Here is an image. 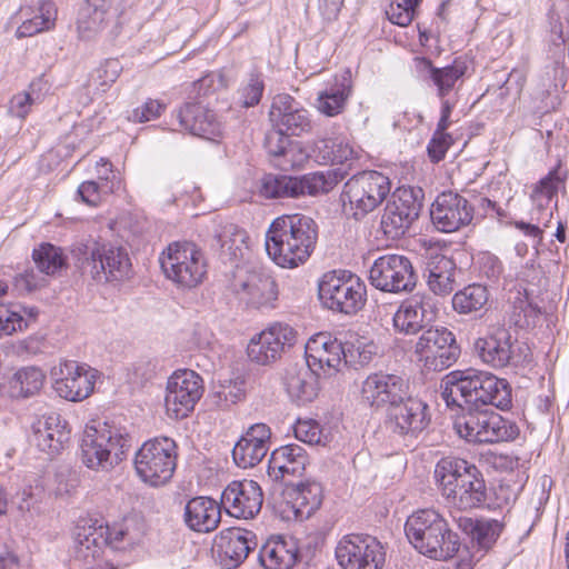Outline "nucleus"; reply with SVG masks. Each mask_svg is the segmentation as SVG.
Instances as JSON below:
<instances>
[{
	"label": "nucleus",
	"instance_id": "1",
	"mask_svg": "<svg viewBox=\"0 0 569 569\" xmlns=\"http://www.w3.org/2000/svg\"><path fill=\"white\" fill-rule=\"evenodd\" d=\"M318 227L308 216L295 213L276 218L266 232V251L279 267L297 268L311 256Z\"/></svg>",
	"mask_w": 569,
	"mask_h": 569
},
{
	"label": "nucleus",
	"instance_id": "2",
	"mask_svg": "<svg viewBox=\"0 0 569 569\" xmlns=\"http://www.w3.org/2000/svg\"><path fill=\"white\" fill-rule=\"evenodd\" d=\"M433 476L448 507L466 511L485 505L486 482L473 463L458 457H443L437 462Z\"/></svg>",
	"mask_w": 569,
	"mask_h": 569
},
{
	"label": "nucleus",
	"instance_id": "3",
	"mask_svg": "<svg viewBox=\"0 0 569 569\" xmlns=\"http://www.w3.org/2000/svg\"><path fill=\"white\" fill-rule=\"evenodd\" d=\"M405 532L417 551L433 560L451 559L460 548L458 535L433 509H421L409 516L405 523Z\"/></svg>",
	"mask_w": 569,
	"mask_h": 569
},
{
	"label": "nucleus",
	"instance_id": "4",
	"mask_svg": "<svg viewBox=\"0 0 569 569\" xmlns=\"http://www.w3.org/2000/svg\"><path fill=\"white\" fill-rule=\"evenodd\" d=\"M453 429L457 435L472 443L511 441L519 435L516 423L505 419L490 407H459Z\"/></svg>",
	"mask_w": 569,
	"mask_h": 569
},
{
	"label": "nucleus",
	"instance_id": "5",
	"mask_svg": "<svg viewBox=\"0 0 569 569\" xmlns=\"http://www.w3.org/2000/svg\"><path fill=\"white\" fill-rule=\"evenodd\" d=\"M127 438L112 430L107 423L87 426L81 440V460L94 471H110L127 456Z\"/></svg>",
	"mask_w": 569,
	"mask_h": 569
},
{
	"label": "nucleus",
	"instance_id": "6",
	"mask_svg": "<svg viewBox=\"0 0 569 569\" xmlns=\"http://www.w3.org/2000/svg\"><path fill=\"white\" fill-rule=\"evenodd\" d=\"M178 447L169 437L143 442L136 452L133 465L139 479L150 487L167 485L177 468Z\"/></svg>",
	"mask_w": 569,
	"mask_h": 569
},
{
	"label": "nucleus",
	"instance_id": "7",
	"mask_svg": "<svg viewBox=\"0 0 569 569\" xmlns=\"http://www.w3.org/2000/svg\"><path fill=\"white\" fill-rule=\"evenodd\" d=\"M390 179L378 171H363L351 177L343 186V211L360 220L378 208L390 193Z\"/></svg>",
	"mask_w": 569,
	"mask_h": 569
},
{
	"label": "nucleus",
	"instance_id": "8",
	"mask_svg": "<svg viewBox=\"0 0 569 569\" xmlns=\"http://www.w3.org/2000/svg\"><path fill=\"white\" fill-rule=\"evenodd\" d=\"M366 286L353 273L333 270L322 274L318 282L321 305L335 312L356 315L366 302Z\"/></svg>",
	"mask_w": 569,
	"mask_h": 569
},
{
	"label": "nucleus",
	"instance_id": "9",
	"mask_svg": "<svg viewBox=\"0 0 569 569\" xmlns=\"http://www.w3.org/2000/svg\"><path fill=\"white\" fill-rule=\"evenodd\" d=\"M159 261L166 278L181 288L197 287L207 274L204 253L192 242L170 243Z\"/></svg>",
	"mask_w": 569,
	"mask_h": 569
},
{
	"label": "nucleus",
	"instance_id": "10",
	"mask_svg": "<svg viewBox=\"0 0 569 569\" xmlns=\"http://www.w3.org/2000/svg\"><path fill=\"white\" fill-rule=\"evenodd\" d=\"M343 177L345 172L333 170L327 173H308L302 177L266 174L261 179L259 192L267 199L316 196L332 190Z\"/></svg>",
	"mask_w": 569,
	"mask_h": 569
},
{
	"label": "nucleus",
	"instance_id": "11",
	"mask_svg": "<svg viewBox=\"0 0 569 569\" xmlns=\"http://www.w3.org/2000/svg\"><path fill=\"white\" fill-rule=\"evenodd\" d=\"M50 378L60 398L78 402L93 392L99 371L87 363L63 359L51 368Z\"/></svg>",
	"mask_w": 569,
	"mask_h": 569
},
{
	"label": "nucleus",
	"instance_id": "12",
	"mask_svg": "<svg viewBox=\"0 0 569 569\" xmlns=\"http://www.w3.org/2000/svg\"><path fill=\"white\" fill-rule=\"evenodd\" d=\"M417 279L411 260L402 254L381 256L369 270L371 286L388 293L411 292Z\"/></svg>",
	"mask_w": 569,
	"mask_h": 569
},
{
	"label": "nucleus",
	"instance_id": "13",
	"mask_svg": "<svg viewBox=\"0 0 569 569\" xmlns=\"http://www.w3.org/2000/svg\"><path fill=\"white\" fill-rule=\"evenodd\" d=\"M83 271L97 282L120 281L131 270L127 250L111 243H93L86 252Z\"/></svg>",
	"mask_w": 569,
	"mask_h": 569
},
{
	"label": "nucleus",
	"instance_id": "14",
	"mask_svg": "<svg viewBox=\"0 0 569 569\" xmlns=\"http://www.w3.org/2000/svg\"><path fill=\"white\" fill-rule=\"evenodd\" d=\"M415 353L428 370L442 371L457 361L460 348L450 330L431 327L419 337Z\"/></svg>",
	"mask_w": 569,
	"mask_h": 569
},
{
	"label": "nucleus",
	"instance_id": "15",
	"mask_svg": "<svg viewBox=\"0 0 569 569\" xmlns=\"http://www.w3.org/2000/svg\"><path fill=\"white\" fill-rule=\"evenodd\" d=\"M203 393L202 378L192 370L173 372L166 387L164 407L169 418L180 420L189 416Z\"/></svg>",
	"mask_w": 569,
	"mask_h": 569
},
{
	"label": "nucleus",
	"instance_id": "16",
	"mask_svg": "<svg viewBox=\"0 0 569 569\" xmlns=\"http://www.w3.org/2000/svg\"><path fill=\"white\" fill-rule=\"evenodd\" d=\"M335 553L341 569H381L386 560L383 546L371 536H345Z\"/></svg>",
	"mask_w": 569,
	"mask_h": 569
},
{
	"label": "nucleus",
	"instance_id": "17",
	"mask_svg": "<svg viewBox=\"0 0 569 569\" xmlns=\"http://www.w3.org/2000/svg\"><path fill=\"white\" fill-rule=\"evenodd\" d=\"M491 372L476 369L456 370L448 373L441 381V397L447 406L462 405L458 396L465 401L466 406L483 407L485 382L489 381Z\"/></svg>",
	"mask_w": 569,
	"mask_h": 569
},
{
	"label": "nucleus",
	"instance_id": "18",
	"mask_svg": "<svg viewBox=\"0 0 569 569\" xmlns=\"http://www.w3.org/2000/svg\"><path fill=\"white\" fill-rule=\"evenodd\" d=\"M297 338L298 332L291 326L274 322L250 339L247 346L248 358L257 365H270L293 347Z\"/></svg>",
	"mask_w": 569,
	"mask_h": 569
},
{
	"label": "nucleus",
	"instance_id": "19",
	"mask_svg": "<svg viewBox=\"0 0 569 569\" xmlns=\"http://www.w3.org/2000/svg\"><path fill=\"white\" fill-rule=\"evenodd\" d=\"M408 388V382L399 375L371 372L361 382L360 400L373 410L390 409L406 398Z\"/></svg>",
	"mask_w": 569,
	"mask_h": 569
},
{
	"label": "nucleus",
	"instance_id": "20",
	"mask_svg": "<svg viewBox=\"0 0 569 569\" xmlns=\"http://www.w3.org/2000/svg\"><path fill=\"white\" fill-rule=\"evenodd\" d=\"M421 202L411 188H399L387 203L381 218L385 234L397 239L405 234L411 223L419 217Z\"/></svg>",
	"mask_w": 569,
	"mask_h": 569
},
{
	"label": "nucleus",
	"instance_id": "21",
	"mask_svg": "<svg viewBox=\"0 0 569 569\" xmlns=\"http://www.w3.org/2000/svg\"><path fill=\"white\" fill-rule=\"evenodd\" d=\"M429 406L419 398L407 397L388 412L387 428L397 436L416 438L430 423Z\"/></svg>",
	"mask_w": 569,
	"mask_h": 569
},
{
	"label": "nucleus",
	"instance_id": "22",
	"mask_svg": "<svg viewBox=\"0 0 569 569\" xmlns=\"http://www.w3.org/2000/svg\"><path fill=\"white\" fill-rule=\"evenodd\" d=\"M430 217L439 231L455 232L471 222L473 208L462 196L452 191L442 192L433 201Z\"/></svg>",
	"mask_w": 569,
	"mask_h": 569
},
{
	"label": "nucleus",
	"instance_id": "23",
	"mask_svg": "<svg viewBox=\"0 0 569 569\" xmlns=\"http://www.w3.org/2000/svg\"><path fill=\"white\" fill-rule=\"evenodd\" d=\"M306 361L307 366L320 376L335 375L343 363L341 340L328 332L312 336L306 343Z\"/></svg>",
	"mask_w": 569,
	"mask_h": 569
},
{
	"label": "nucleus",
	"instance_id": "24",
	"mask_svg": "<svg viewBox=\"0 0 569 569\" xmlns=\"http://www.w3.org/2000/svg\"><path fill=\"white\" fill-rule=\"evenodd\" d=\"M263 495L260 486L253 480L232 481L221 496V503L227 512L234 518L252 519L261 510Z\"/></svg>",
	"mask_w": 569,
	"mask_h": 569
},
{
	"label": "nucleus",
	"instance_id": "25",
	"mask_svg": "<svg viewBox=\"0 0 569 569\" xmlns=\"http://www.w3.org/2000/svg\"><path fill=\"white\" fill-rule=\"evenodd\" d=\"M237 299L248 308L261 309L273 307L278 299L274 279L263 272L250 271L233 284Z\"/></svg>",
	"mask_w": 569,
	"mask_h": 569
},
{
	"label": "nucleus",
	"instance_id": "26",
	"mask_svg": "<svg viewBox=\"0 0 569 569\" xmlns=\"http://www.w3.org/2000/svg\"><path fill=\"white\" fill-rule=\"evenodd\" d=\"M269 118L272 127L286 134L300 136L311 129L308 111L287 93L273 98Z\"/></svg>",
	"mask_w": 569,
	"mask_h": 569
},
{
	"label": "nucleus",
	"instance_id": "27",
	"mask_svg": "<svg viewBox=\"0 0 569 569\" xmlns=\"http://www.w3.org/2000/svg\"><path fill=\"white\" fill-rule=\"evenodd\" d=\"M475 351L483 363L495 369L505 368L511 363L515 355L512 336L505 327H491L476 340Z\"/></svg>",
	"mask_w": 569,
	"mask_h": 569
},
{
	"label": "nucleus",
	"instance_id": "28",
	"mask_svg": "<svg viewBox=\"0 0 569 569\" xmlns=\"http://www.w3.org/2000/svg\"><path fill=\"white\" fill-rule=\"evenodd\" d=\"M69 439L67 422L57 412L43 415L32 425V441L50 456L59 453Z\"/></svg>",
	"mask_w": 569,
	"mask_h": 569
},
{
	"label": "nucleus",
	"instance_id": "29",
	"mask_svg": "<svg viewBox=\"0 0 569 569\" xmlns=\"http://www.w3.org/2000/svg\"><path fill=\"white\" fill-rule=\"evenodd\" d=\"M308 455L299 445L282 446L272 451L268 463V475L276 481L290 483L291 479L303 475Z\"/></svg>",
	"mask_w": 569,
	"mask_h": 569
},
{
	"label": "nucleus",
	"instance_id": "30",
	"mask_svg": "<svg viewBox=\"0 0 569 569\" xmlns=\"http://www.w3.org/2000/svg\"><path fill=\"white\" fill-rule=\"evenodd\" d=\"M254 536L251 531L231 528L220 533L217 542L219 562L227 569L239 567L256 548Z\"/></svg>",
	"mask_w": 569,
	"mask_h": 569
},
{
	"label": "nucleus",
	"instance_id": "31",
	"mask_svg": "<svg viewBox=\"0 0 569 569\" xmlns=\"http://www.w3.org/2000/svg\"><path fill=\"white\" fill-rule=\"evenodd\" d=\"M177 117L180 126L193 136L214 140L222 132L217 114L200 102L184 104Z\"/></svg>",
	"mask_w": 569,
	"mask_h": 569
},
{
	"label": "nucleus",
	"instance_id": "32",
	"mask_svg": "<svg viewBox=\"0 0 569 569\" xmlns=\"http://www.w3.org/2000/svg\"><path fill=\"white\" fill-rule=\"evenodd\" d=\"M322 486L315 480H307L299 482L296 486L287 488L286 491V505L288 510V518L295 520L308 519L322 502Z\"/></svg>",
	"mask_w": 569,
	"mask_h": 569
},
{
	"label": "nucleus",
	"instance_id": "33",
	"mask_svg": "<svg viewBox=\"0 0 569 569\" xmlns=\"http://www.w3.org/2000/svg\"><path fill=\"white\" fill-rule=\"evenodd\" d=\"M300 557V548L293 537L270 538L259 552V560L266 569H291Z\"/></svg>",
	"mask_w": 569,
	"mask_h": 569
},
{
	"label": "nucleus",
	"instance_id": "34",
	"mask_svg": "<svg viewBox=\"0 0 569 569\" xmlns=\"http://www.w3.org/2000/svg\"><path fill=\"white\" fill-rule=\"evenodd\" d=\"M220 519V506L209 497H194L184 507V522L193 531L211 532Z\"/></svg>",
	"mask_w": 569,
	"mask_h": 569
},
{
	"label": "nucleus",
	"instance_id": "35",
	"mask_svg": "<svg viewBox=\"0 0 569 569\" xmlns=\"http://www.w3.org/2000/svg\"><path fill=\"white\" fill-rule=\"evenodd\" d=\"M425 276L428 288L439 296H447L455 287L456 263L443 254H432L428 259Z\"/></svg>",
	"mask_w": 569,
	"mask_h": 569
},
{
	"label": "nucleus",
	"instance_id": "36",
	"mask_svg": "<svg viewBox=\"0 0 569 569\" xmlns=\"http://www.w3.org/2000/svg\"><path fill=\"white\" fill-rule=\"evenodd\" d=\"M319 376L308 366L288 369L284 385L290 398L298 405L311 402L318 395Z\"/></svg>",
	"mask_w": 569,
	"mask_h": 569
},
{
	"label": "nucleus",
	"instance_id": "37",
	"mask_svg": "<svg viewBox=\"0 0 569 569\" xmlns=\"http://www.w3.org/2000/svg\"><path fill=\"white\" fill-rule=\"evenodd\" d=\"M46 375L39 367L26 366L17 369L7 380V393L11 399H28L40 392Z\"/></svg>",
	"mask_w": 569,
	"mask_h": 569
},
{
	"label": "nucleus",
	"instance_id": "38",
	"mask_svg": "<svg viewBox=\"0 0 569 569\" xmlns=\"http://www.w3.org/2000/svg\"><path fill=\"white\" fill-rule=\"evenodd\" d=\"M343 363L355 369L368 366L378 356L380 348L370 338L353 331L345 333L341 340Z\"/></svg>",
	"mask_w": 569,
	"mask_h": 569
},
{
	"label": "nucleus",
	"instance_id": "39",
	"mask_svg": "<svg viewBox=\"0 0 569 569\" xmlns=\"http://www.w3.org/2000/svg\"><path fill=\"white\" fill-rule=\"evenodd\" d=\"M312 154L322 164H345L358 158V150L345 138H325L317 140Z\"/></svg>",
	"mask_w": 569,
	"mask_h": 569
},
{
	"label": "nucleus",
	"instance_id": "40",
	"mask_svg": "<svg viewBox=\"0 0 569 569\" xmlns=\"http://www.w3.org/2000/svg\"><path fill=\"white\" fill-rule=\"evenodd\" d=\"M426 315L427 310L421 299L406 300L393 315V328L399 333L416 335L423 329L427 320Z\"/></svg>",
	"mask_w": 569,
	"mask_h": 569
},
{
	"label": "nucleus",
	"instance_id": "41",
	"mask_svg": "<svg viewBox=\"0 0 569 569\" xmlns=\"http://www.w3.org/2000/svg\"><path fill=\"white\" fill-rule=\"evenodd\" d=\"M108 530H102L99 526H82L78 527L74 533L76 555L79 559L83 560L86 565H91L94 560L101 557L106 540L103 533Z\"/></svg>",
	"mask_w": 569,
	"mask_h": 569
},
{
	"label": "nucleus",
	"instance_id": "42",
	"mask_svg": "<svg viewBox=\"0 0 569 569\" xmlns=\"http://www.w3.org/2000/svg\"><path fill=\"white\" fill-rule=\"evenodd\" d=\"M222 257L231 261L243 258L248 250L247 232L234 223H224L214 236Z\"/></svg>",
	"mask_w": 569,
	"mask_h": 569
},
{
	"label": "nucleus",
	"instance_id": "43",
	"mask_svg": "<svg viewBox=\"0 0 569 569\" xmlns=\"http://www.w3.org/2000/svg\"><path fill=\"white\" fill-rule=\"evenodd\" d=\"M350 92L351 87L348 79L346 77L340 80L336 78L335 83L319 92L317 109L328 117L337 116L343 110Z\"/></svg>",
	"mask_w": 569,
	"mask_h": 569
},
{
	"label": "nucleus",
	"instance_id": "44",
	"mask_svg": "<svg viewBox=\"0 0 569 569\" xmlns=\"http://www.w3.org/2000/svg\"><path fill=\"white\" fill-rule=\"evenodd\" d=\"M110 0H87L78 19L80 32H98L109 18Z\"/></svg>",
	"mask_w": 569,
	"mask_h": 569
},
{
	"label": "nucleus",
	"instance_id": "45",
	"mask_svg": "<svg viewBox=\"0 0 569 569\" xmlns=\"http://www.w3.org/2000/svg\"><path fill=\"white\" fill-rule=\"evenodd\" d=\"M560 183L561 179L558 174V171L552 170L533 186L530 194V199L533 204V211L557 209V202L552 204V200L555 197H557Z\"/></svg>",
	"mask_w": 569,
	"mask_h": 569
},
{
	"label": "nucleus",
	"instance_id": "46",
	"mask_svg": "<svg viewBox=\"0 0 569 569\" xmlns=\"http://www.w3.org/2000/svg\"><path fill=\"white\" fill-rule=\"evenodd\" d=\"M489 293L485 286L472 283L456 292L452 307L460 315H469L481 310L488 302Z\"/></svg>",
	"mask_w": 569,
	"mask_h": 569
},
{
	"label": "nucleus",
	"instance_id": "47",
	"mask_svg": "<svg viewBox=\"0 0 569 569\" xmlns=\"http://www.w3.org/2000/svg\"><path fill=\"white\" fill-rule=\"evenodd\" d=\"M57 9L53 2H41L38 12L30 19L24 20L17 29L18 38L32 37L39 32L50 30L54 27Z\"/></svg>",
	"mask_w": 569,
	"mask_h": 569
},
{
	"label": "nucleus",
	"instance_id": "48",
	"mask_svg": "<svg viewBox=\"0 0 569 569\" xmlns=\"http://www.w3.org/2000/svg\"><path fill=\"white\" fill-rule=\"evenodd\" d=\"M429 66V78L432 83L437 87L438 96L443 98L448 94L456 86L457 81L465 74L466 67L461 63H453L445 68Z\"/></svg>",
	"mask_w": 569,
	"mask_h": 569
},
{
	"label": "nucleus",
	"instance_id": "49",
	"mask_svg": "<svg viewBox=\"0 0 569 569\" xmlns=\"http://www.w3.org/2000/svg\"><path fill=\"white\" fill-rule=\"evenodd\" d=\"M32 257L39 271L47 276L56 274L66 266L62 250L50 243L34 249Z\"/></svg>",
	"mask_w": 569,
	"mask_h": 569
},
{
	"label": "nucleus",
	"instance_id": "50",
	"mask_svg": "<svg viewBox=\"0 0 569 569\" xmlns=\"http://www.w3.org/2000/svg\"><path fill=\"white\" fill-rule=\"evenodd\" d=\"M487 393L483 400V407L493 406L506 410L511 406V387L506 379H500L491 373L489 381L485 382Z\"/></svg>",
	"mask_w": 569,
	"mask_h": 569
},
{
	"label": "nucleus",
	"instance_id": "51",
	"mask_svg": "<svg viewBox=\"0 0 569 569\" xmlns=\"http://www.w3.org/2000/svg\"><path fill=\"white\" fill-rule=\"evenodd\" d=\"M269 447H263L248 439H240L232 450V457L240 468H251L258 465L267 455Z\"/></svg>",
	"mask_w": 569,
	"mask_h": 569
},
{
	"label": "nucleus",
	"instance_id": "52",
	"mask_svg": "<svg viewBox=\"0 0 569 569\" xmlns=\"http://www.w3.org/2000/svg\"><path fill=\"white\" fill-rule=\"evenodd\" d=\"M467 522L472 528L473 539L479 547L489 549L502 532L503 525L496 519L478 520L467 519Z\"/></svg>",
	"mask_w": 569,
	"mask_h": 569
},
{
	"label": "nucleus",
	"instance_id": "53",
	"mask_svg": "<svg viewBox=\"0 0 569 569\" xmlns=\"http://www.w3.org/2000/svg\"><path fill=\"white\" fill-rule=\"evenodd\" d=\"M540 316V309L531 303L527 296L518 297L513 301V317L515 323L519 327H533Z\"/></svg>",
	"mask_w": 569,
	"mask_h": 569
},
{
	"label": "nucleus",
	"instance_id": "54",
	"mask_svg": "<svg viewBox=\"0 0 569 569\" xmlns=\"http://www.w3.org/2000/svg\"><path fill=\"white\" fill-rule=\"evenodd\" d=\"M102 530H108L103 533L106 546H110L113 549L124 548L126 545L130 546L134 543L136 536L130 531L128 522L114 523L112 526L99 525Z\"/></svg>",
	"mask_w": 569,
	"mask_h": 569
},
{
	"label": "nucleus",
	"instance_id": "55",
	"mask_svg": "<svg viewBox=\"0 0 569 569\" xmlns=\"http://www.w3.org/2000/svg\"><path fill=\"white\" fill-rule=\"evenodd\" d=\"M419 2L413 0H392L386 11L389 20L400 27H407L415 17Z\"/></svg>",
	"mask_w": 569,
	"mask_h": 569
},
{
	"label": "nucleus",
	"instance_id": "56",
	"mask_svg": "<svg viewBox=\"0 0 569 569\" xmlns=\"http://www.w3.org/2000/svg\"><path fill=\"white\" fill-rule=\"evenodd\" d=\"M310 153L300 142H290L280 161L277 162L283 170L299 169L308 162Z\"/></svg>",
	"mask_w": 569,
	"mask_h": 569
},
{
	"label": "nucleus",
	"instance_id": "57",
	"mask_svg": "<svg viewBox=\"0 0 569 569\" xmlns=\"http://www.w3.org/2000/svg\"><path fill=\"white\" fill-rule=\"evenodd\" d=\"M166 104L157 99H148L140 107L128 113L127 119L133 123H144L154 120L164 111Z\"/></svg>",
	"mask_w": 569,
	"mask_h": 569
},
{
	"label": "nucleus",
	"instance_id": "58",
	"mask_svg": "<svg viewBox=\"0 0 569 569\" xmlns=\"http://www.w3.org/2000/svg\"><path fill=\"white\" fill-rule=\"evenodd\" d=\"M295 437L308 445H326L320 425L315 420H298L295 425Z\"/></svg>",
	"mask_w": 569,
	"mask_h": 569
},
{
	"label": "nucleus",
	"instance_id": "59",
	"mask_svg": "<svg viewBox=\"0 0 569 569\" xmlns=\"http://www.w3.org/2000/svg\"><path fill=\"white\" fill-rule=\"evenodd\" d=\"M27 327L24 318L11 308L0 306V338L11 336Z\"/></svg>",
	"mask_w": 569,
	"mask_h": 569
},
{
	"label": "nucleus",
	"instance_id": "60",
	"mask_svg": "<svg viewBox=\"0 0 569 569\" xmlns=\"http://www.w3.org/2000/svg\"><path fill=\"white\" fill-rule=\"evenodd\" d=\"M121 71L120 62L117 59L106 60L93 73L94 82L104 90L106 87L113 83Z\"/></svg>",
	"mask_w": 569,
	"mask_h": 569
},
{
	"label": "nucleus",
	"instance_id": "61",
	"mask_svg": "<svg viewBox=\"0 0 569 569\" xmlns=\"http://www.w3.org/2000/svg\"><path fill=\"white\" fill-rule=\"evenodd\" d=\"M290 134H286L282 131L274 129L266 136L264 146L269 154L277 158V162L280 161L289 143Z\"/></svg>",
	"mask_w": 569,
	"mask_h": 569
},
{
	"label": "nucleus",
	"instance_id": "62",
	"mask_svg": "<svg viewBox=\"0 0 569 569\" xmlns=\"http://www.w3.org/2000/svg\"><path fill=\"white\" fill-rule=\"evenodd\" d=\"M451 143L452 137L449 133L436 130L428 144V154L431 160L438 162L443 159Z\"/></svg>",
	"mask_w": 569,
	"mask_h": 569
},
{
	"label": "nucleus",
	"instance_id": "63",
	"mask_svg": "<svg viewBox=\"0 0 569 569\" xmlns=\"http://www.w3.org/2000/svg\"><path fill=\"white\" fill-rule=\"evenodd\" d=\"M264 89L263 81L259 74H251L248 83L242 88L241 94L244 107H252L259 103Z\"/></svg>",
	"mask_w": 569,
	"mask_h": 569
},
{
	"label": "nucleus",
	"instance_id": "64",
	"mask_svg": "<svg viewBox=\"0 0 569 569\" xmlns=\"http://www.w3.org/2000/svg\"><path fill=\"white\" fill-rule=\"evenodd\" d=\"M78 194L84 203L96 207L101 201L102 191L96 181H84L79 186Z\"/></svg>",
	"mask_w": 569,
	"mask_h": 569
}]
</instances>
